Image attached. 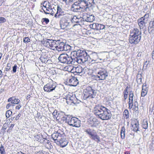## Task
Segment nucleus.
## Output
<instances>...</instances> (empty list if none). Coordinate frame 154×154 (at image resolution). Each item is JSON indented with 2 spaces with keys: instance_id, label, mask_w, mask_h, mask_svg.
<instances>
[{
  "instance_id": "obj_1",
  "label": "nucleus",
  "mask_w": 154,
  "mask_h": 154,
  "mask_svg": "<svg viewBox=\"0 0 154 154\" xmlns=\"http://www.w3.org/2000/svg\"><path fill=\"white\" fill-rule=\"evenodd\" d=\"M93 112L97 118L102 120H109L111 117L110 110L101 105L95 106L93 108Z\"/></svg>"
},
{
  "instance_id": "obj_2",
  "label": "nucleus",
  "mask_w": 154,
  "mask_h": 154,
  "mask_svg": "<svg viewBox=\"0 0 154 154\" xmlns=\"http://www.w3.org/2000/svg\"><path fill=\"white\" fill-rule=\"evenodd\" d=\"M78 2L81 9H84L86 11L87 9L90 8L93 9L94 7L95 3L94 0H80Z\"/></svg>"
},
{
  "instance_id": "obj_3",
  "label": "nucleus",
  "mask_w": 154,
  "mask_h": 154,
  "mask_svg": "<svg viewBox=\"0 0 154 154\" xmlns=\"http://www.w3.org/2000/svg\"><path fill=\"white\" fill-rule=\"evenodd\" d=\"M94 71L97 75L96 78L99 79L100 80H105L108 76V73L106 70L103 68H96Z\"/></svg>"
},
{
  "instance_id": "obj_4",
  "label": "nucleus",
  "mask_w": 154,
  "mask_h": 154,
  "mask_svg": "<svg viewBox=\"0 0 154 154\" xmlns=\"http://www.w3.org/2000/svg\"><path fill=\"white\" fill-rule=\"evenodd\" d=\"M58 59L61 63L68 64H71L73 65V61L74 60V59L71 58V57L66 54H60Z\"/></svg>"
},
{
  "instance_id": "obj_5",
  "label": "nucleus",
  "mask_w": 154,
  "mask_h": 154,
  "mask_svg": "<svg viewBox=\"0 0 154 154\" xmlns=\"http://www.w3.org/2000/svg\"><path fill=\"white\" fill-rule=\"evenodd\" d=\"M71 22V18L66 16L62 17L60 22L61 29H69L70 27Z\"/></svg>"
},
{
  "instance_id": "obj_6",
  "label": "nucleus",
  "mask_w": 154,
  "mask_h": 154,
  "mask_svg": "<svg viewBox=\"0 0 154 154\" xmlns=\"http://www.w3.org/2000/svg\"><path fill=\"white\" fill-rule=\"evenodd\" d=\"M85 131L89 135L91 139L94 140L97 143L100 142V137L97 135L96 132H93L90 128L85 129Z\"/></svg>"
},
{
  "instance_id": "obj_7",
  "label": "nucleus",
  "mask_w": 154,
  "mask_h": 154,
  "mask_svg": "<svg viewBox=\"0 0 154 154\" xmlns=\"http://www.w3.org/2000/svg\"><path fill=\"white\" fill-rule=\"evenodd\" d=\"M56 86V83L51 80L45 85L43 88L45 91L47 92H52L55 89Z\"/></svg>"
},
{
  "instance_id": "obj_8",
  "label": "nucleus",
  "mask_w": 154,
  "mask_h": 154,
  "mask_svg": "<svg viewBox=\"0 0 154 154\" xmlns=\"http://www.w3.org/2000/svg\"><path fill=\"white\" fill-rule=\"evenodd\" d=\"M46 2V1L44 2V3L41 4V5H42V6L44 7L45 9L46 10V12L47 13V14H50L51 15H53L55 13L54 11L56 10L54 8H51L49 3L48 2V5H47ZM41 7H42V6H41Z\"/></svg>"
},
{
  "instance_id": "obj_9",
  "label": "nucleus",
  "mask_w": 154,
  "mask_h": 154,
  "mask_svg": "<svg viewBox=\"0 0 154 154\" xmlns=\"http://www.w3.org/2000/svg\"><path fill=\"white\" fill-rule=\"evenodd\" d=\"M68 123L70 126L79 128L81 126V122L76 118L73 117L68 121Z\"/></svg>"
},
{
  "instance_id": "obj_10",
  "label": "nucleus",
  "mask_w": 154,
  "mask_h": 154,
  "mask_svg": "<svg viewBox=\"0 0 154 154\" xmlns=\"http://www.w3.org/2000/svg\"><path fill=\"white\" fill-rule=\"evenodd\" d=\"M64 137H65V135L64 133L59 130L57 132L54 133L51 135V137L53 139L57 141Z\"/></svg>"
},
{
  "instance_id": "obj_11",
  "label": "nucleus",
  "mask_w": 154,
  "mask_h": 154,
  "mask_svg": "<svg viewBox=\"0 0 154 154\" xmlns=\"http://www.w3.org/2000/svg\"><path fill=\"white\" fill-rule=\"evenodd\" d=\"M57 40L47 39L44 41V44L45 46L48 47L53 48L52 49L54 50L56 47Z\"/></svg>"
},
{
  "instance_id": "obj_12",
  "label": "nucleus",
  "mask_w": 154,
  "mask_h": 154,
  "mask_svg": "<svg viewBox=\"0 0 154 154\" xmlns=\"http://www.w3.org/2000/svg\"><path fill=\"white\" fill-rule=\"evenodd\" d=\"M86 95L88 98H94L95 95V91L92 89L91 87H88L86 89Z\"/></svg>"
},
{
  "instance_id": "obj_13",
  "label": "nucleus",
  "mask_w": 154,
  "mask_h": 154,
  "mask_svg": "<svg viewBox=\"0 0 154 154\" xmlns=\"http://www.w3.org/2000/svg\"><path fill=\"white\" fill-rule=\"evenodd\" d=\"M67 81L69 83V85L71 86H76L79 83L76 78L71 76L67 79Z\"/></svg>"
},
{
  "instance_id": "obj_14",
  "label": "nucleus",
  "mask_w": 154,
  "mask_h": 154,
  "mask_svg": "<svg viewBox=\"0 0 154 154\" xmlns=\"http://www.w3.org/2000/svg\"><path fill=\"white\" fill-rule=\"evenodd\" d=\"M90 57L86 52L80 58H79L78 63H84L87 61H90Z\"/></svg>"
},
{
  "instance_id": "obj_15",
  "label": "nucleus",
  "mask_w": 154,
  "mask_h": 154,
  "mask_svg": "<svg viewBox=\"0 0 154 154\" xmlns=\"http://www.w3.org/2000/svg\"><path fill=\"white\" fill-rule=\"evenodd\" d=\"M83 18L84 21L92 22L95 20V17L93 15H90L86 13L84 14Z\"/></svg>"
},
{
  "instance_id": "obj_16",
  "label": "nucleus",
  "mask_w": 154,
  "mask_h": 154,
  "mask_svg": "<svg viewBox=\"0 0 154 154\" xmlns=\"http://www.w3.org/2000/svg\"><path fill=\"white\" fill-rule=\"evenodd\" d=\"M65 45V43L61 41L60 40H57L55 48L59 51H63Z\"/></svg>"
},
{
  "instance_id": "obj_17",
  "label": "nucleus",
  "mask_w": 154,
  "mask_h": 154,
  "mask_svg": "<svg viewBox=\"0 0 154 154\" xmlns=\"http://www.w3.org/2000/svg\"><path fill=\"white\" fill-rule=\"evenodd\" d=\"M66 136L64 137H62L61 139H60V140L57 141L56 142L57 144L59 145L61 147H64L66 146L68 143V141L65 138Z\"/></svg>"
},
{
  "instance_id": "obj_18",
  "label": "nucleus",
  "mask_w": 154,
  "mask_h": 154,
  "mask_svg": "<svg viewBox=\"0 0 154 154\" xmlns=\"http://www.w3.org/2000/svg\"><path fill=\"white\" fill-rule=\"evenodd\" d=\"M141 38L140 37L130 35L129 39V42L131 44H133L135 45L137 44L140 41Z\"/></svg>"
},
{
  "instance_id": "obj_19",
  "label": "nucleus",
  "mask_w": 154,
  "mask_h": 154,
  "mask_svg": "<svg viewBox=\"0 0 154 154\" xmlns=\"http://www.w3.org/2000/svg\"><path fill=\"white\" fill-rule=\"evenodd\" d=\"M81 9V7L79 6V3L78 1L75 2L72 5L71 8V11L74 12H79Z\"/></svg>"
},
{
  "instance_id": "obj_20",
  "label": "nucleus",
  "mask_w": 154,
  "mask_h": 154,
  "mask_svg": "<svg viewBox=\"0 0 154 154\" xmlns=\"http://www.w3.org/2000/svg\"><path fill=\"white\" fill-rule=\"evenodd\" d=\"M70 57H71V58H72V59H74V60L73 61V65L76 64L78 63V59L77 51L72 52Z\"/></svg>"
},
{
  "instance_id": "obj_21",
  "label": "nucleus",
  "mask_w": 154,
  "mask_h": 154,
  "mask_svg": "<svg viewBox=\"0 0 154 154\" xmlns=\"http://www.w3.org/2000/svg\"><path fill=\"white\" fill-rule=\"evenodd\" d=\"M138 24L140 29H143L147 22V20H145L143 17H141L137 20Z\"/></svg>"
},
{
  "instance_id": "obj_22",
  "label": "nucleus",
  "mask_w": 154,
  "mask_h": 154,
  "mask_svg": "<svg viewBox=\"0 0 154 154\" xmlns=\"http://www.w3.org/2000/svg\"><path fill=\"white\" fill-rule=\"evenodd\" d=\"M130 35H132V36H137L138 37L141 38V32L137 29L134 28L132 32L131 33Z\"/></svg>"
},
{
  "instance_id": "obj_23",
  "label": "nucleus",
  "mask_w": 154,
  "mask_h": 154,
  "mask_svg": "<svg viewBox=\"0 0 154 154\" xmlns=\"http://www.w3.org/2000/svg\"><path fill=\"white\" fill-rule=\"evenodd\" d=\"M71 20L72 22H74L76 23H82V21H84L83 17H78L76 16H75L72 18H71Z\"/></svg>"
},
{
  "instance_id": "obj_24",
  "label": "nucleus",
  "mask_w": 154,
  "mask_h": 154,
  "mask_svg": "<svg viewBox=\"0 0 154 154\" xmlns=\"http://www.w3.org/2000/svg\"><path fill=\"white\" fill-rule=\"evenodd\" d=\"M8 102H12L14 105L18 104L20 102V100L14 98V97H12L9 98L8 100Z\"/></svg>"
},
{
  "instance_id": "obj_25",
  "label": "nucleus",
  "mask_w": 154,
  "mask_h": 154,
  "mask_svg": "<svg viewBox=\"0 0 154 154\" xmlns=\"http://www.w3.org/2000/svg\"><path fill=\"white\" fill-rule=\"evenodd\" d=\"M148 88L146 87V85L145 84L143 85L142 91L141 92V96L142 97H144L147 94L148 92Z\"/></svg>"
},
{
  "instance_id": "obj_26",
  "label": "nucleus",
  "mask_w": 154,
  "mask_h": 154,
  "mask_svg": "<svg viewBox=\"0 0 154 154\" xmlns=\"http://www.w3.org/2000/svg\"><path fill=\"white\" fill-rule=\"evenodd\" d=\"M64 113L63 112H60V113H58V115L56 117V119L58 120L60 119H61V120H64L66 119V118L64 117Z\"/></svg>"
},
{
  "instance_id": "obj_27",
  "label": "nucleus",
  "mask_w": 154,
  "mask_h": 154,
  "mask_svg": "<svg viewBox=\"0 0 154 154\" xmlns=\"http://www.w3.org/2000/svg\"><path fill=\"white\" fill-rule=\"evenodd\" d=\"M129 108L130 109H131L133 108V102H134V97H129Z\"/></svg>"
},
{
  "instance_id": "obj_28",
  "label": "nucleus",
  "mask_w": 154,
  "mask_h": 154,
  "mask_svg": "<svg viewBox=\"0 0 154 154\" xmlns=\"http://www.w3.org/2000/svg\"><path fill=\"white\" fill-rule=\"evenodd\" d=\"M76 73L80 74H82L84 73V69L81 66H79L77 67V69H76Z\"/></svg>"
},
{
  "instance_id": "obj_29",
  "label": "nucleus",
  "mask_w": 154,
  "mask_h": 154,
  "mask_svg": "<svg viewBox=\"0 0 154 154\" xmlns=\"http://www.w3.org/2000/svg\"><path fill=\"white\" fill-rule=\"evenodd\" d=\"M57 13L55 14V17L56 18H59L60 16V14L59 13H60L62 9L60 6L58 5L57 6Z\"/></svg>"
},
{
  "instance_id": "obj_30",
  "label": "nucleus",
  "mask_w": 154,
  "mask_h": 154,
  "mask_svg": "<svg viewBox=\"0 0 154 154\" xmlns=\"http://www.w3.org/2000/svg\"><path fill=\"white\" fill-rule=\"evenodd\" d=\"M148 121L146 119L143 120L142 123V126L144 129H147L148 128Z\"/></svg>"
},
{
  "instance_id": "obj_31",
  "label": "nucleus",
  "mask_w": 154,
  "mask_h": 154,
  "mask_svg": "<svg viewBox=\"0 0 154 154\" xmlns=\"http://www.w3.org/2000/svg\"><path fill=\"white\" fill-rule=\"evenodd\" d=\"M77 51L78 59H79V58H80L82 55H83V54H85V52H86L85 51L81 50H78Z\"/></svg>"
},
{
  "instance_id": "obj_32",
  "label": "nucleus",
  "mask_w": 154,
  "mask_h": 154,
  "mask_svg": "<svg viewBox=\"0 0 154 154\" xmlns=\"http://www.w3.org/2000/svg\"><path fill=\"white\" fill-rule=\"evenodd\" d=\"M40 60L42 62L46 63L48 61L47 57L45 55L42 56L40 58Z\"/></svg>"
},
{
  "instance_id": "obj_33",
  "label": "nucleus",
  "mask_w": 154,
  "mask_h": 154,
  "mask_svg": "<svg viewBox=\"0 0 154 154\" xmlns=\"http://www.w3.org/2000/svg\"><path fill=\"white\" fill-rule=\"evenodd\" d=\"M125 129L124 127H123L122 128L121 132V136L122 139H123L125 137Z\"/></svg>"
},
{
  "instance_id": "obj_34",
  "label": "nucleus",
  "mask_w": 154,
  "mask_h": 154,
  "mask_svg": "<svg viewBox=\"0 0 154 154\" xmlns=\"http://www.w3.org/2000/svg\"><path fill=\"white\" fill-rule=\"evenodd\" d=\"M72 47H71L70 45L68 44H66L65 43V45L64 46V50L63 51H69L71 50Z\"/></svg>"
},
{
  "instance_id": "obj_35",
  "label": "nucleus",
  "mask_w": 154,
  "mask_h": 154,
  "mask_svg": "<svg viewBox=\"0 0 154 154\" xmlns=\"http://www.w3.org/2000/svg\"><path fill=\"white\" fill-rule=\"evenodd\" d=\"M134 102H133V109L135 111L138 110V104L137 101L135 99L134 100Z\"/></svg>"
},
{
  "instance_id": "obj_36",
  "label": "nucleus",
  "mask_w": 154,
  "mask_h": 154,
  "mask_svg": "<svg viewBox=\"0 0 154 154\" xmlns=\"http://www.w3.org/2000/svg\"><path fill=\"white\" fill-rule=\"evenodd\" d=\"M154 21H153L150 22L149 23V25L148 27V31L149 33H151L152 32V30L150 31V29H151L152 28H154Z\"/></svg>"
},
{
  "instance_id": "obj_37",
  "label": "nucleus",
  "mask_w": 154,
  "mask_h": 154,
  "mask_svg": "<svg viewBox=\"0 0 154 154\" xmlns=\"http://www.w3.org/2000/svg\"><path fill=\"white\" fill-rule=\"evenodd\" d=\"M139 124L138 123H135L134 125L132 127L134 128L133 130L135 132H137V131H139Z\"/></svg>"
},
{
  "instance_id": "obj_38",
  "label": "nucleus",
  "mask_w": 154,
  "mask_h": 154,
  "mask_svg": "<svg viewBox=\"0 0 154 154\" xmlns=\"http://www.w3.org/2000/svg\"><path fill=\"white\" fill-rule=\"evenodd\" d=\"M123 115L125 118L126 119H127L129 117L128 111L127 109L125 110L123 113Z\"/></svg>"
},
{
  "instance_id": "obj_39",
  "label": "nucleus",
  "mask_w": 154,
  "mask_h": 154,
  "mask_svg": "<svg viewBox=\"0 0 154 154\" xmlns=\"http://www.w3.org/2000/svg\"><path fill=\"white\" fill-rule=\"evenodd\" d=\"M67 100H69L71 101V102L72 103H74V99H75V97L71 95H68L66 97Z\"/></svg>"
},
{
  "instance_id": "obj_40",
  "label": "nucleus",
  "mask_w": 154,
  "mask_h": 154,
  "mask_svg": "<svg viewBox=\"0 0 154 154\" xmlns=\"http://www.w3.org/2000/svg\"><path fill=\"white\" fill-rule=\"evenodd\" d=\"M69 69H70V71L72 73H75L76 72V69H77V67H73L71 66L69 67Z\"/></svg>"
},
{
  "instance_id": "obj_41",
  "label": "nucleus",
  "mask_w": 154,
  "mask_h": 154,
  "mask_svg": "<svg viewBox=\"0 0 154 154\" xmlns=\"http://www.w3.org/2000/svg\"><path fill=\"white\" fill-rule=\"evenodd\" d=\"M104 25L103 24H98L97 26V30H100L101 29H103L105 28Z\"/></svg>"
},
{
  "instance_id": "obj_42",
  "label": "nucleus",
  "mask_w": 154,
  "mask_h": 154,
  "mask_svg": "<svg viewBox=\"0 0 154 154\" xmlns=\"http://www.w3.org/2000/svg\"><path fill=\"white\" fill-rule=\"evenodd\" d=\"M12 112L10 110L7 111L5 114L7 118H9L12 114Z\"/></svg>"
},
{
  "instance_id": "obj_43",
  "label": "nucleus",
  "mask_w": 154,
  "mask_h": 154,
  "mask_svg": "<svg viewBox=\"0 0 154 154\" xmlns=\"http://www.w3.org/2000/svg\"><path fill=\"white\" fill-rule=\"evenodd\" d=\"M6 19L4 17H0V24L5 22Z\"/></svg>"
},
{
  "instance_id": "obj_44",
  "label": "nucleus",
  "mask_w": 154,
  "mask_h": 154,
  "mask_svg": "<svg viewBox=\"0 0 154 154\" xmlns=\"http://www.w3.org/2000/svg\"><path fill=\"white\" fill-rule=\"evenodd\" d=\"M98 24V23H94L91 25L92 26H91V27H92L94 29L97 30Z\"/></svg>"
},
{
  "instance_id": "obj_45",
  "label": "nucleus",
  "mask_w": 154,
  "mask_h": 154,
  "mask_svg": "<svg viewBox=\"0 0 154 154\" xmlns=\"http://www.w3.org/2000/svg\"><path fill=\"white\" fill-rule=\"evenodd\" d=\"M14 106V104H13V103H12V102H11V103H9L6 106V108L7 109H8L11 106Z\"/></svg>"
},
{
  "instance_id": "obj_46",
  "label": "nucleus",
  "mask_w": 154,
  "mask_h": 154,
  "mask_svg": "<svg viewBox=\"0 0 154 154\" xmlns=\"http://www.w3.org/2000/svg\"><path fill=\"white\" fill-rule=\"evenodd\" d=\"M30 42V39L26 37L23 38V42L25 43H28Z\"/></svg>"
},
{
  "instance_id": "obj_47",
  "label": "nucleus",
  "mask_w": 154,
  "mask_h": 154,
  "mask_svg": "<svg viewBox=\"0 0 154 154\" xmlns=\"http://www.w3.org/2000/svg\"><path fill=\"white\" fill-rule=\"evenodd\" d=\"M149 13H146L145 14V15L142 17H143V18L145 19V20H147L149 18Z\"/></svg>"
},
{
  "instance_id": "obj_48",
  "label": "nucleus",
  "mask_w": 154,
  "mask_h": 154,
  "mask_svg": "<svg viewBox=\"0 0 154 154\" xmlns=\"http://www.w3.org/2000/svg\"><path fill=\"white\" fill-rule=\"evenodd\" d=\"M42 21H43V22H45L46 24H48L49 21L48 19L47 18H43L42 19Z\"/></svg>"
},
{
  "instance_id": "obj_49",
  "label": "nucleus",
  "mask_w": 154,
  "mask_h": 154,
  "mask_svg": "<svg viewBox=\"0 0 154 154\" xmlns=\"http://www.w3.org/2000/svg\"><path fill=\"white\" fill-rule=\"evenodd\" d=\"M0 152H1V153L2 152H5L4 147L2 144L0 147Z\"/></svg>"
},
{
  "instance_id": "obj_50",
  "label": "nucleus",
  "mask_w": 154,
  "mask_h": 154,
  "mask_svg": "<svg viewBox=\"0 0 154 154\" xmlns=\"http://www.w3.org/2000/svg\"><path fill=\"white\" fill-rule=\"evenodd\" d=\"M58 112H57V110H55L53 112L52 114L54 117L56 118L57 116L58 115Z\"/></svg>"
},
{
  "instance_id": "obj_51",
  "label": "nucleus",
  "mask_w": 154,
  "mask_h": 154,
  "mask_svg": "<svg viewBox=\"0 0 154 154\" xmlns=\"http://www.w3.org/2000/svg\"><path fill=\"white\" fill-rule=\"evenodd\" d=\"M11 65L10 63H8L7 64V68H6V70L7 71H8L10 69Z\"/></svg>"
},
{
  "instance_id": "obj_52",
  "label": "nucleus",
  "mask_w": 154,
  "mask_h": 154,
  "mask_svg": "<svg viewBox=\"0 0 154 154\" xmlns=\"http://www.w3.org/2000/svg\"><path fill=\"white\" fill-rule=\"evenodd\" d=\"M17 68V65L16 64L14 65L13 68V71L14 72H16Z\"/></svg>"
},
{
  "instance_id": "obj_53",
  "label": "nucleus",
  "mask_w": 154,
  "mask_h": 154,
  "mask_svg": "<svg viewBox=\"0 0 154 154\" xmlns=\"http://www.w3.org/2000/svg\"><path fill=\"white\" fill-rule=\"evenodd\" d=\"M134 93L132 91H130L129 93V97H134Z\"/></svg>"
},
{
  "instance_id": "obj_54",
  "label": "nucleus",
  "mask_w": 154,
  "mask_h": 154,
  "mask_svg": "<svg viewBox=\"0 0 154 154\" xmlns=\"http://www.w3.org/2000/svg\"><path fill=\"white\" fill-rule=\"evenodd\" d=\"M124 97L125 99L124 100H125L127 98L128 92H127V93H126V92H124Z\"/></svg>"
},
{
  "instance_id": "obj_55",
  "label": "nucleus",
  "mask_w": 154,
  "mask_h": 154,
  "mask_svg": "<svg viewBox=\"0 0 154 154\" xmlns=\"http://www.w3.org/2000/svg\"><path fill=\"white\" fill-rule=\"evenodd\" d=\"M150 62V61H146L145 62V63L144 64V66H143V67H144V66H145L146 67H147V66L148 65L149 63Z\"/></svg>"
},
{
  "instance_id": "obj_56",
  "label": "nucleus",
  "mask_w": 154,
  "mask_h": 154,
  "mask_svg": "<svg viewBox=\"0 0 154 154\" xmlns=\"http://www.w3.org/2000/svg\"><path fill=\"white\" fill-rule=\"evenodd\" d=\"M20 116L21 114L20 113H19L16 117L15 118V120H18L19 119V118L20 117Z\"/></svg>"
},
{
  "instance_id": "obj_57",
  "label": "nucleus",
  "mask_w": 154,
  "mask_h": 154,
  "mask_svg": "<svg viewBox=\"0 0 154 154\" xmlns=\"http://www.w3.org/2000/svg\"><path fill=\"white\" fill-rule=\"evenodd\" d=\"M40 11L41 12H43V11H44V13H45V14H47V13L46 12V10H45V8H42V9H41L40 10Z\"/></svg>"
},
{
  "instance_id": "obj_58",
  "label": "nucleus",
  "mask_w": 154,
  "mask_h": 154,
  "mask_svg": "<svg viewBox=\"0 0 154 154\" xmlns=\"http://www.w3.org/2000/svg\"><path fill=\"white\" fill-rule=\"evenodd\" d=\"M21 107V105L19 104L16 107V109H19Z\"/></svg>"
},
{
  "instance_id": "obj_59",
  "label": "nucleus",
  "mask_w": 154,
  "mask_h": 154,
  "mask_svg": "<svg viewBox=\"0 0 154 154\" xmlns=\"http://www.w3.org/2000/svg\"><path fill=\"white\" fill-rule=\"evenodd\" d=\"M128 86H127L126 88L124 90V92H123V93H124V92H126V93H127V92H128Z\"/></svg>"
},
{
  "instance_id": "obj_60",
  "label": "nucleus",
  "mask_w": 154,
  "mask_h": 154,
  "mask_svg": "<svg viewBox=\"0 0 154 154\" xmlns=\"http://www.w3.org/2000/svg\"><path fill=\"white\" fill-rule=\"evenodd\" d=\"M40 113H38V112H37V116H36L35 117H36L37 118H39V115L40 114Z\"/></svg>"
},
{
  "instance_id": "obj_61",
  "label": "nucleus",
  "mask_w": 154,
  "mask_h": 154,
  "mask_svg": "<svg viewBox=\"0 0 154 154\" xmlns=\"http://www.w3.org/2000/svg\"><path fill=\"white\" fill-rule=\"evenodd\" d=\"M4 0H0V6L2 5Z\"/></svg>"
},
{
  "instance_id": "obj_62",
  "label": "nucleus",
  "mask_w": 154,
  "mask_h": 154,
  "mask_svg": "<svg viewBox=\"0 0 154 154\" xmlns=\"http://www.w3.org/2000/svg\"><path fill=\"white\" fill-rule=\"evenodd\" d=\"M3 75V74H2V72L0 70V78L2 77Z\"/></svg>"
},
{
  "instance_id": "obj_63",
  "label": "nucleus",
  "mask_w": 154,
  "mask_h": 154,
  "mask_svg": "<svg viewBox=\"0 0 154 154\" xmlns=\"http://www.w3.org/2000/svg\"><path fill=\"white\" fill-rule=\"evenodd\" d=\"M17 154H23V153L22 152L20 151L18 152Z\"/></svg>"
},
{
  "instance_id": "obj_64",
  "label": "nucleus",
  "mask_w": 154,
  "mask_h": 154,
  "mask_svg": "<svg viewBox=\"0 0 154 154\" xmlns=\"http://www.w3.org/2000/svg\"><path fill=\"white\" fill-rule=\"evenodd\" d=\"M124 154H130V153L128 152L127 151H126L125 152Z\"/></svg>"
}]
</instances>
